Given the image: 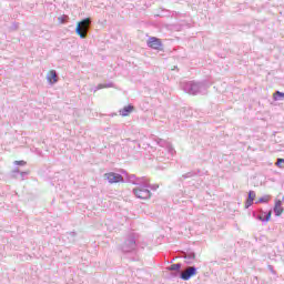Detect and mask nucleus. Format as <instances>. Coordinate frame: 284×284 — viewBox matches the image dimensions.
Returning a JSON list of instances; mask_svg holds the SVG:
<instances>
[{"instance_id": "obj_13", "label": "nucleus", "mask_w": 284, "mask_h": 284, "mask_svg": "<svg viewBox=\"0 0 284 284\" xmlns=\"http://www.w3.org/2000/svg\"><path fill=\"white\" fill-rule=\"evenodd\" d=\"M275 165H277V168H284V159H277Z\"/></svg>"}, {"instance_id": "obj_12", "label": "nucleus", "mask_w": 284, "mask_h": 284, "mask_svg": "<svg viewBox=\"0 0 284 284\" xmlns=\"http://www.w3.org/2000/svg\"><path fill=\"white\" fill-rule=\"evenodd\" d=\"M68 16H61L58 18V21H60V23H67L68 22Z\"/></svg>"}, {"instance_id": "obj_5", "label": "nucleus", "mask_w": 284, "mask_h": 284, "mask_svg": "<svg viewBox=\"0 0 284 284\" xmlns=\"http://www.w3.org/2000/svg\"><path fill=\"white\" fill-rule=\"evenodd\" d=\"M108 181L111 183V185L114 183H123V175L111 172L108 174Z\"/></svg>"}, {"instance_id": "obj_8", "label": "nucleus", "mask_w": 284, "mask_h": 284, "mask_svg": "<svg viewBox=\"0 0 284 284\" xmlns=\"http://www.w3.org/2000/svg\"><path fill=\"white\" fill-rule=\"evenodd\" d=\"M134 105H126L123 109H121L120 112V116H130V114H132V112H134Z\"/></svg>"}, {"instance_id": "obj_14", "label": "nucleus", "mask_w": 284, "mask_h": 284, "mask_svg": "<svg viewBox=\"0 0 284 284\" xmlns=\"http://www.w3.org/2000/svg\"><path fill=\"white\" fill-rule=\"evenodd\" d=\"M258 203H270V196H265L258 200Z\"/></svg>"}, {"instance_id": "obj_15", "label": "nucleus", "mask_w": 284, "mask_h": 284, "mask_svg": "<svg viewBox=\"0 0 284 284\" xmlns=\"http://www.w3.org/2000/svg\"><path fill=\"white\" fill-rule=\"evenodd\" d=\"M26 164H27V162L23 161V160H20V161H16V162H14V165H26Z\"/></svg>"}, {"instance_id": "obj_17", "label": "nucleus", "mask_w": 284, "mask_h": 284, "mask_svg": "<svg viewBox=\"0 0 284 284\" xmlns=\"http://www.w3.org/2000/svg\"><path fill=\"white\" fill-rule=\"evenodd\" d=\"M260 221H265V219H263V217L260 216Z\"/></svg>"}, {"instance_id": "obj_10", "label": "nucleus", "mask_w": 284, "mask_h": 284, "mask_svg": "<svg viewBox=\"0 0 284 284\" xmlns=\"http://www.w3.org/2000/svg\"><path fill=\"white\" fill-rule=\"evenodd\" d=\"M278 97H281V99H284V93L281 92V91H276L274 94H273V99L275 101H278Z\"/></svg>"}, {"instance_id": "obj_3", "label": "nucleus", "mask_w": 284, "mask_h": 284, "mask_svg": "<svg viewBox=\"0 0 284 284\" xmlns=\"http://www.w3.org/2000/svg\"><path fill=\"white\" fill-rule=\"evenodd\" d=\"M146 43L149 48H152V50H162L163 48V42L156 37H151Z\"/></svg>"}, {"instance_id": "obj_11", "label": "nucleus", "mask_w": 284, "mask_h": 284, "mask_svg": "<svg viewBox=\"0 0 284 284\" xmlns=\"http://www.w3.org/2000/svg\"><path fill=\"white\" fill-rule=\"evenodd\" d=\"M170 270L172 272H179V270H181V264H173L170 266Z\"/></svg>"}, {"instance_id": "obj_1", "label": "nucleus", "mask_w": 284, "mask_h": 284, "mask_svg": "<svg viewBox=\"0 0 284 284\" xmlns=\"http://www.w3.org/2000/svg\"><path fill=\"white\" fill-rule=\"evenodd\" d=\"M90 23H92V20L90 18H85L82 21L78 22V26L75 28V33L80 39H85L88 37V30H90Z\"/></svg>"}, {"instance_id": "obj_2", "label": "nucleus", "mask_w": 284, "mask_h": 284, "mask_svg": "<svg viewBox=\"0 0 284 284\" xmlns=\"http://www.w3.org/2000/svg\"><path fill=\"white\" fill-rule=\"evenodd\" d=\"M133 194H135L136 199H142L143 201L152 197V192L143 186L133 189Z\"/></svg>"}, {"instance_id": "obj_6", "label": "nucleus", "mask_w": 284, "mask_h": 284, "mask_svg": "<svg viewBox=\"0 0 284 284\" xmlns=\"http://www.w3.org/2000/svg\"><path fill=\"white\" fill-rule=\"evenodd\" d=\"M47 80L51 85H54L59 81V77L57 75L55 70H50L47 74Z\"/></svg>"}, {"instance_id": "obj_16", "label": "nucleus", "mask_w": 284, "mask_h": 284, "mask_svg": "<svg viewBox=\"0 0 284 284\" xmlns=\"http://www.w3.org/2000/svg\"><path fill=\"white\" fill-rule=\"evenodd\" d=\"M271 219H272V211H270V212L266 214L265 221H270Z\"/></svg>"}, {"instance_id": "obj_9", "label": "nucleus", "mask_w": 284, "mask_h": 284, "mask_svg": "<svg viewBox=\"0 0 284 284\" xmlns=\"http://www.w3.org/2000/svg\"><path fill=\"white\" fill-rule=\"evenodd\" d=\"M256 199V192L250 191L248 197L245 202V207H251V205H254V200Z\"/></svg>"}, {"instance_id": "obj_4", "label": "nucleus", "mask_w": 284, "mask_h": 284, "mask_svg": "<svg viewBox=\"0 0 284 284\" xmlns=\"http://www.w3.org/2000/svg\"><path fill=\"white\" fill-rule=\"evenodd\" d=\"M192 276H196V268L194 266L187 267L181 274L182 281H190V278H192Z\"/></svg>"}, {"instance_id": "obj_7", "label": "nucleus", "mask_w": 284, "mask_h": 284, "mask_svg": "<svg viewBox=\"0 0 284 284\" xmlns=\"http://www.w3.org/2000/svg\"><path fill=\"white\" fill-rule=\"evenodd\" d=\"M274 212L276 216H281L284 212L283 201L275 200Z\"/></svg>"}]
</instances>
